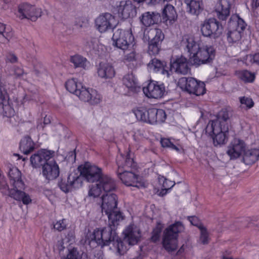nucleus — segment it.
<instances>
[{
	"label": "nucleus",
	"instance_id": "1",
	"mask_svg": "<svg viewBox=\"0 0 259 259\" xmlns=\"http://www.w3.org/2000/svg\"><path fill=\"white\" fill-rule=\"evenodd\" d=\"M81 241L92 247L96 245L104 247L112 244L119 254H124L128 249V246L120 241L116 232L110 226L97 228L94 231L86 228L83 231Z\"/></svg>",
	"mask_w": 259,
	"mask_h": 259
},
{
	"label": "nucleus",
	"instance_id": "2",
	"mask_svg": "<svg viewBox=\"0 0 259 259\" xmlns=\"http://www.w3.org/2000/svg\"><path fill=\"white\" fill-rule=\"evenodd\" d=\"M181 46L188 53L189 61L198 66L210 62L215 57L214 48L203 43L193 35L185 34L182 37Z\"/></svg>",
	"mask_w": 259,
	"mask_h": 259
},
{
	"label": "nucleus",
	"instance_id": "3",
	"mask_svg": "<svg viewBox=\"0 0 259 259\" xmlns=\"http://www.w3.org/2000/svg\"><path fill=\"white\" fill-rule=\"evenodd\" d=\"M116 162L118 166V176L123 184L139 188L146 187L147 183L142 177L136 174L132 169L128 170V168L133 169L136 166L129 153L126 158L122 154L118 156Z\"/></svg>",
	"mask_w": 259,
	"mask_h": 259
},
{
	"label": "nucleus",
	"instance_id": "4",
	"mask_svg": "<svg viewBox=\"0 0 259 259\" xmlns=\"http://www.w3.org/2000/svg\"><path fill=\"white\" fill-rule=\"evenodd\" d=\"M54 155V151L41 149L30 157L33 167H37L42 165V175L48 181L56 179L60 174L59 166L57 162L54 160L49 161Z\"/></svg>",
	"mask_w": 259,
	"mask_h": 259
},
{
	"label": "nucleus",
	"instance_id": "5",
	"mask_svg": "<svg viewBox=\"0 0 259 259\" xmlns=\"http://www.w3.org/2000/svg\"><path fill=\"white\" fill-rule=\"evenodd\" d=\"M8 174L11 187L9 191V196L18 201H21L24 205L32 202L30 196L24 191L25 185L21 180V173L16 166L8 164Z\"/></svg>",
	"mask_w": 259,
	"mask_h": 259
},
{
	"label": "nucleus",
	"instance_id": "6",
	"mask_svg": "<svg viewBox=\"0 0 259 259\" xmlns=\"http://www.w3.org/2000/svg\"><path fill=\"white\" fill-rule=\"evenodd\" d=\"M65 88L68 92L74 94L80 100L91 104H97L102 101V95L97 91L86 87L77 78L68 79L65 82Z\"/></svg>",
	"mask_w": 259,
	"mask_h": 259
},
{
	"label": "nucleus",
	"instance_id": "7",
	"mask_svg": "<svg viewBox=\"0 0 259 259\" xmlns=\"http://www.w3.org/2000/svg\"><path fill=\"white\" fill-rule=\"evenodd\" d=\"M134 113L137 119L151 124H161L166 119L164 110L154 107L147 109L144 107H139L135 109Z\"/></svg>",
	"mask_w": 259,
	"mask_h": 259
},
{
	"label": "nucleus",
	"instance_id": "8",
	"mask_svg": "<svg viewBox=\"0 0 259 259\" xmlns=\"http://www.w3.org/2000/svg\"><path fill=\"white\" fill-rule=\"evenodd\" d=\"M113 46L125 52L133 49L136 42L131 29H117L113 33Z\"/></svg>",
	"mask_w": 259,
	"mask_h": 259
},
{
	"label": "nucleus",
	"instance_id": "9",
	"mask_svg": "<svg viewBox=\"0 0 259 259\" xmlns=\"http://www.w3.org/2000/svg\"><path fill=\"white\" fill-rule=\"evenodd\" d=\"M206 132L210 136L214 146L225 144L228 140V128L218 121H209Z\"/></svg>",
	"mask_w": 259,
	"mask_h": 259
},
{
	"label": "nucleus",
	"instance_id": "10",
	"mask_svg": "<svg viewBox=\"0 0 259 259\" xmlns=\"http://www.w3.org/2000/svg\"><path fill=\"white\" fill-rule=\"evenodd\" d=\"M246 27L244 20L238 15H233L228 22V41L230 43L238 41Z\"/></svg>",
	"mask_w": 259,
	"mask_h": 259
},
{
	"label": "nucleus",
	"instance_id": "11",
	"mask_svg": "<svg viewBox=\"0 0 259 259\" xmlns=\"http://www.w3.org/2000/svg\"><path fill=\"white\" fill-rule=\"evenodd\" d=\"M79 176L83 177L89 182L100 181L104 177H108L103 174L101 168L90 162H85L78 167Z\"/></svg>",
	"mask_w": 259,
	"mask_h": 259
},
{
	"label": "nucleus",
	"instance_id": "12",
	"mask_svg": "<svg viewBox=\"0 0 259 259\" xmlns=\"http://www.w3.org/2000/svg\"><path fill=\"white\" fill-rule=\"evenodd\" d=\"M201 32L205 37L217 38L220 37L223 33V27L215 19L205 20L201 25Z\"/></svg>",
	"mask_w": 259,
	"mask_h": 259
},
{
	"label": "nucleus",
	"instance_id": "13",
	"mask_svg": "<svg viewBox=\"0 0 259 259\" xmlns=\"http://www.w3.org/2000/svg\"><path fill=\"white\" fill-rule=\"evenodd\" d=\"M115 188V184L113 180L109 177H104L99 183L92 185L89 191L88 195L90 197H97L103 192L105 193L109 192Z\"/></svg>",
	"mask_w": 259,
	"mask_h": 259
},
{
	"label": "nucleus",
	"instance_id": "14",
	"mask_svg": "<svg viewBox=\"0 0 259 259\" xmlns=\"http://www.w3.org/2000/svg\"><path fill=\"white\" fill-rule=\"evenodd\" d=\"M143 91L149 99H160L164 97L165 88L163 83L151 80L146 86L143 87Z\"/></svg>",
	"mask_w": 259,
	"mask_h": 259
},
{
	"label": "nucleus",
	"instance_id": "15",
	"mask_svg": "<svg viewBox=\"0 0 259 259\" xmlns=\"http://www.w3.org/2000/svg\"><path fill=\"white\" fill-rule=\"evenodd\" d=\"M246 148L247 145L243 140L235 138L228 145L226 153L230 159L235 160L242 157Z\"/></svg>",
	"mask_w": 259,
	"mask_h": 259
},
{
	"label": "nucleus",
	"instance_id": "16",
	"mask_svg": "<svg viewBox=\"0 0 259 259\" xmlns=\"http://www.w3.org/2000/svg\"><path fill=\"white\" fill-rule=\"evenodd\" d=\"M41 15V9L35 6L22 3L18 6L17 16L21 19H28L35 21Z\"/></svg>",
	"mask_w": 259,
	"mask_h": 259
},
{
	"label": "nucleus",
	"instance_id": "17",
	"mask_svg": "<svg viewBox=\"0 0 259 259\" xmlns=\"http://www.w3.org/2000/svg\"><path fill=\"white\" fill-rule=\"evenodd\" d=\"M117 24V21L114 16L109 13L101 15L95 20V27L101 33L113 29Z\"/></svg>",
	"mask_w": 259,
	"mask_h": 259
},
{
	"label": "nucleus",
	"instance_id": "18",
	"mask_svg": "<svg viewBox=\"0 0 259 259\" xmlns=\"http://www.w3.org/2000/svg\"><path fill=\"white\" fill-rule=\"evenodd\" d=\"M114 13L121 19H132L136 16L137 9L131 1H122L117 5Z\"/></svg>",
	"mask_w": 259,
	"mask_h": 259
},
{
	"label": "nucleus",
	"instance_id": "19",
	"mask_svg": "<svg viewBox=\"0 0 259 259\" xmlns=\"http://www.w3.org/2000/svg\"><path fill=\"white\" fill-rule=\"evenodd\" d=\"M82 177L75 171L71 172L69 175L67 181L62 180L59 184L60 188L65 193L78 189L82 186Z\"/></svg>",
	"mask_w": 259,
	"mask_h": 259
},
{
	"label": "nucleus",
	"instance_id": "20",
	"mask_svg": "<svg viewBox=\"0 0 259 259\" xmlns=\"http://www.w3.org/2000/svg\"><path fill=\"white\" fill-rule=\"evenodd\" d=\"M124 241L128 245H134L141 240L142 234L139 228L135 224L128 226L123 231Z\"/></svg>",
	"mask_w": 259,
	"mask_h": 259
},
{
	"label": "nucleus",
	"instance_id": "21",
	"mask_svg": "<svg viewBox=\"0 0 259 259\" xmlns=\"http://www.w3.org/2000/svg\"><path fill=\"white\" fill-rule=\"evenodd\" d=\"M97 74L98 76L104 80L111 79L116 75V71L110 63L101 62L97 65Z\"/></svg>",
	"mask_w": 259,
	"mask_h": 259
},
{
	"label": "nucleus",
	"instance_id": "22",
	"mask_svg": "<svg viewBox=\"0 0 259 259\" xmlns=\"http://www.w3.org/2000/svg\"><path fill=\"white\" fill-rule=\"evenodd\" d=\"M117 198L116 195L113 193L107 192L102 197L101 207L102 213L105 214L112 212L116 207Z\"/></svg>",
	"mask_w": 259,
	"mask_h": 259
},
{
	"label": "nucleus",
	"instance_id": "23",
	"mask_svg": "<svg viewBox=\"0 0 259 259\" xmlns=\"http://www.w3.org/2000/svg\"><path fill=\"white\" fill-rule=\"evenodd\" d=\"M169 70L171 71L173 70L178 73L187 74L189 72L190 69L187 58L182 56L172 58L170 61V69Z\"/></svg>",
	"mask_w": 259,
	"mask_h": 259
},
{
	"label": "nucleus",
	"instance_id": "24",
	"mask_svg": "<svg viewBox=\"0 0 259 259\" xmlns=\"http://www.w3.org/2000/svg\"><path fill=\"white\" fill-rule=\"evenodd\" d=\"M147 67L150 72H159L167 77L171 74V71L166 63L157 59L151 60L148 64Z\"/></svg>",
	"mask_w": 259,
	"mask_h": 259
},
{
	"label": "nucleus",
	"instance_id": "25",
	"mask_svg": "<svg viewBox=\"0 0 259 259\" xmlns=\"http://www.w3.org/2000/svg\"><path fill=\"white\" fill-rule=\"evenodd\" d=\"M233 0H219L215 6V12L218 18L222 20H226L230 13V8Z\"/></svg>",
	"mask_w": 259,
	"mask_h": 259
},
{
	"label": "nucleus",
	"instance_id": "26",
	"mask_svg": "<svg viewBox=\"0 0 259 259\" xmlns=\"http://www.w3.org/2000/svg\"><path fill=\"white\" fill-rule=\"evenodd\" d=\"M155 35L152 39L150 40L148 46V53L150 55H155L158 54L161 41L164 38V34L159 29H155L153 30Z\"/></svg>",
	"mask_w": 259,
	"mask_h": 259
},
{
	"label": "nucleus",
	"instance_id": "27",
	"mask_svg": "<svg viewBox=\"0 0 259 259\" xmlns=\"http://www.w3.org/2000/svg\"><path fill=\"white\" fill-rule=\"evenodd\" d=\"M174 185V182L160 176L158 177L157 184L155 186L154 191L158 195L163 196L166 194Z\"/></svg>",
	"mask_w": 259,
	"mask_h": 259
},
{
	"label": "nucleus",
	"instance_id": "28",
	"mask_svg": "<svg viewBox=\"0 0 259 259\" xmlns=\"http://www.w3.org/2000/svg\"><path fill=\"white\" fill-rule=\"evenodd\" d=\"M160 18V14L154 12H145L139 17L142 25L146 28L158 23Z\"/></svg>",
	"mask_w": 259,
	"mask_h": 259
},
{
	"label": "nucleus",
	"instance_id": "29",
	"mask_svg": "<svg viewBox=\"0 0 259 259\" xmlns=\"http://www.w3.org/2000/svg\"><path fill=\"white\" fill-rule=\"evenodd\" d=\"M122 83L127 88L130 95L137 92L140 88L137 79L133 73L125 74L123 77Z\"/></svg>",
	"mask_w": 259,
	"mask_h": 259
},
{
	"label": "nucleus",
	"instance_id": "30",
	"mask_svg": "<svg viewBox=\"0 0 259 259\" xmlns=\"http://www.w3.org/2000/svg\"><path fill=\"white\" fill-rule=\"evenodd\" d=\"M162 17L167 24H172L174 23L178 18V15L175 7L171 5H166L162 10Z\"/></svg>",
	"mask_w": 259,
	"mask_h": 259
},
{
	"label": "nucleus",
	"instance_id": "31",
	"mask_svg": "<svg viewBox=\"0 0 259 259\" xmlns=\"http://www.w3.org/2000/svg\"><path fill=\"white\" fill-rule=\"evenodd\" d=\"M177 85L183 91L193 94L195 91L194 87L198 85V80L194 78L181 77L179 79Z\"/></svg>",
	"mask_w": 259,
	"mask_h": 259
},
{
	"label": "nucleus",
	"instance_id": "32",
	"mask_svg": "<svg viewBox=\"0 0 259 259\" xmlns=\"http://www.w3.org/2000/svg\"><path fill=\"white\" fill-rule=\"evenodd\" d=\"M162 245L165 249L168 251L175 250L178 246V238L163 232Z\"/></svg>",
	"mask_w": 259,
	"mask_h": 259
},
{
	"label": "nucleus",
	"instance_id": "33",
	"mask_svg": "<svg viewBox=\"0 0 259 259\" xmlns=\"http://www.w3.org/2000/svg\"><path fill=\"white\" fill-rule=\"evenodd\" d=\"M187 11L192 15H198L203 9L201 0H184Z\"/></svg>",
	"mask_w": 259,
	"mask_h": 259
},
{
	"label": "nucleus",
	"instance_id": "34",
	"mask_svg": "<svg viewBox=\"0 0 259 259\" xmlns=\"http://www.w3.org/2000/svg\"><path fill=\"white\" fill-rule=\"evenodd\" d=\"M132 49L129 53L124 52V54L123 57V61L130 68L135 67L139 60V55Z\"/></svg>",
	"mask_w": 259,
	"mask_h": 259
},
{
	"label": "nucleus",
	"instance_id": "35",
	"mask_svg": "<svg viewBox=\"0 0 259 259\" xmlns=\"http://www.w3.org/2000/svg\"><path fill=\"white\" fill-rule=\"evenodd\" d=\"M243 162L246 164H251L259 160V149L246 150L242 156Z\"/></svg>",
	"mask_w": 259,
	"mask_h": 259
},
{
	"label": "nucleus",
	"instance_id": "36",
	"mask_svg": "<svg viewBox=\"0 0 259 259\" xmlns=\"http://www.w3.org/2000/svg\"><path fill=\"white\" fill-rule=\"evenodd\" d=\"M87 51H94L98 54H102L106 51V48L102 44H98L95 39H91L84 44Z\"/></svg>",
	"mask_w": 259,
	"mask_h": 259
},
{
	"label": "nucleus",
	"instance_id": "37",
	"mask_svg": "<svg viewBox=\"0 0 259 259\" xmlns=\"http://www.w3.org/2000/svg\"><path fill=\"white\" fill-rule=\"evenodd\" d=\"M70 60L75 68H81L86 69L90 66V62L87 59L79 55H75L71 56Z\"/></svg>",
	"mask_w": 259,
	"mask_h": 259
},
{
	"label": "nucleus",
	"instance_id": "38",
	"mask_svg": "<svg viewBox=\"0 0 259 259\" xmlns=\"http://www.w3.org/2000/svg\"><path fill=\"white\" fill-rule=\"evenodd\" d=\"M0 114L8 118L14 116L15 111L10 105L9 99L6 100L0 103Z\"/></svg>",
	"mask_w": 259,
	"mask_h": 259
},
{
	"label": "nucleus",
	"instance_id": "39",
	"mask_svg": "<svg viewBox=\"0 0 259 259\" xmlns=\"http://www.w3.org/2000/svg\"><path fill=\"white\" fill-rule=\"evenodd\" d=\"M184 230V227L180 222H177L169 225L164 232L178 238V234Z\"/></svg>",
	"mask_w": 259,
	"mask_h": 259
},
{
	"label": "nucleus",
	"instance_id": "40",
	"mask_svg": "<svg viewBox=\"0 0 259 259\" xmlns=\"http://www.w3.org/2000/svg\"><path fill=\"white\" fill-rule=\"evenodd\" d=\"M34 148V144L32 139L28 137L23 138L20 143V149L24 154H27Z\"/></svg>",
	"mask_w": 259,
	"mask_h": 259
},
{
	"label": "nucleus",
	"instance_id": "41",
	"mask_svg": "<svg viewBox=\"0 0 259 259\" xmlns=\"http://www.w3.org/2000/svg\"><path fill=\"white\" fill-rule=\"evenodd\" d=\"M160 143L163 147L169 148L177 152H181L182 150V147L179 141L174 139L162 138Z\"/></svg>",
	"mask_w": 259,
	"mask_h": 259
},
{
	"label": "nucleus",
	"instance_id": "42",
	"mask_svg": "<svg viewBox=\"0 0 259 259\" xmlns=\"http://www.w3.org/2000/svg\"><path fill=\"white\" fill-rule=\"evenodd\" d=\"M61 259H87V255L76 248H69L66 255L62 256Z\"/></svg>",
	"mask_w": 259,
	"mask_h": 259
},
{
	"label": "nucleus",
	"instance_id": "43",
	"mask_svg": "<svg viewBox=\"0 0 259 259\" xmlns=\"http://www.w3.org/2000/svg\"><path fill=\"white\" fill-rule=\"evenodd\" d=\"M108 216L109 222L111 226H115L123 220V216L120 212L115 211L106 214Z\"/></svg>",
	"mask_w": 259,
	"mask_h": 259
},
{
	"label": "nucleus",
	"instance_id": "44",
	"mask_svg": "<svg viewBox=\"0 0 259 259\" xmlns=\"http://www.w3.org/2000/svg\"><path fill=\"white\" fill-rule=\"evenodd\" d=\"M236 74L238 78L244 82H252L255 78L254 74L246 70L237 71Z\"/></svg>",
	"mask_w": 259,
	"mask_h": 259
},
{
	"label": "nucleus",
	"instance_id": "45",
	"mask_svg": "<svg viewBox=\"0 0 259 259\" xmlns=\"http://www.w3.org/2000/svg\"><path fill=\"white\" fill-rule=\"evenodd\" d=\"M231 112L227 109H222L218 114L217 118L210 121H218L223 125H225V122L230 117Z\"/></svg>",
	"mask_w": 259,
	"mask_h": 259
},
{
	"label": "nucleus",
	"instance_id": "46",
	"mask_svg": "<svg viewBox=\"0 0 259 259\" xmlns=\"http://www.w3.org/2000/svg\"><path fill=\"white\" fill-rule=\"evenodd\" d=\"M9 99L8 95L6 89V82L3 79H0V103L3 101Z\"/></svg>",
	"mask_w": 259,
	"mask_h": 259
},
{
	"label": "nucleus",
	"instance_id": "47",
	"mask_svg": "<svg viewBox=\"0 0 259 259\" xmlns=\"http://www.w3.org/2000/svg\"><path fill=\"white\" fill-rule=\"evenodd\" d=\"M194 89L195 90L193 94L196 96H200L205 93V85L202 81L198 80V85H195Z\"/></svg>",
	"mask_w": 259,
	"mask_h": 259
},
{
	"label": "nucleus",
	"instance_id": "48",
	"mask_svg": "<svg viewBox=\"0 0 259 259\" xmlns=\"http://www.w3.org/2000/svg\"><path fill=\"white\" fill-rule=\"evenodd\" d=\"M162 229V225L160 223L157 224L156 227L154 229L152 232L151 239L153 241L156 242L159 239L160 233Z\"/></svg>",
	"mask_w": 259,
	"mask_h": 259
},
{
	"label": "nucleus",
	"instance_id": "49",
	"mask_svg": "<svg viewBox=\"0 0 259 259\" xmlns=\"http://www.w3.org/2000/svg\"><path fill=\"white\" fill-rule=\"evenodd\" d=\"M240 102L243 108H250L254 105L252 100L249 97H241L240 98Z\"/></svg>",
	"mask_w": 259,
	"mask_h": 259
},
{
	"label": "nucleus",
	"instance_id": "50",
	"mask_svg": "<svg viewBox=\"0 0 259 259\" xmlns=\"http://www.w3.org/2000/svg\"><path fill=\"white\" fill-rule=\"evenodd\" d=\"M200 241L203 244H206L208 242L209 237L207 232L204 227H200Z\"/></svg>",
	"mask_w": 259,
	"mask_h": 259
},
{
	"label": "nucleus",
	"instance_id": "51",
	"mask_svg": "<svg viewBox=\"0 0 259 259\" xmlns=\"http://www.w3.org/2000/svg\"><path fill=\"white\" fill-rule=\"evenodd\" d=\"M67 226V220L66 219H62L57 221L54 224V228L56 230L61 231L64 230Z\"/></svg>",
	"mask_w": 259,
	"mask_h": 259
},
{
	"label": "nucleus",
	"instance_id": "52",
	"mask_svg": "<svg viewBox=\"0 0 259 259\" xmlns=\"http://www.w3.org/2000/svg\"><path fill=\"white\" fill-rule=\"evenodd\" d=\"M0 190L4 194H9L10 189H8V186L6 182L4 176L0 174Z\"/></svg>",
	"mask_w": 259,
	"mask_h": 259
},
{
	"label": "nucleus",
	"instance_id": "53",
	"mask_svg": "<svg viewBox=\"0 0 259 259\" xmlns=\"http://www.w3.org/2000/svg\"><path fill=\"white\" fill-rule=\"evenodd\" d=\"M6 26L5 25L0 22V36L3 37V41L8 40L10 38V35L7 32L5 31Z\"/></svg>",
	"mask_w": 259,
	"mask_h": 259
},
{
	"label": "nucleus",
	"instance_id": "54",
	"mask_svg": "<svg viewBox=\"0 0 259 259\" xmlns=\"http://www.w3.org/2000/svg\"><path fill=\"white\" fill-rule=\"evenodd\" d=\"M247 61H249L250 63H256L259 64V53L255 54L254 55H247L245 61L246 64L248 63Z\"/></svg>",
	"mask_w": 259,
	"mask_h": 259
},
{
	"label": "nucleus",
	"instance_id": "55",
	"mask_svg": "<svg viewBox=\"0 0 259 259\" xmlns=\"http://www.w3.org/2000/svg\"><path fill=\"white\" fill-rule=\"evenodd\" d=\"M188 220L192 225L197 226L199 229H200V227H203L198 218L195 216L188 217Z\"/></svg>",
	"mask_w": 259,
	"mask_h": 259
},
{
	"label": "nucleus",
	"instance_id": "56",
	"mask_svg": "<svg viewBox=\"0 0 259 259\" xmlns=\"http://www.w3.org/2000/svg\"><path fill=\"white\" fill-rule=\"evenodd\" d=\"M192 249V246L189 243H186L184 244L179 250V252L180 253H188Z\"/></svg>",
	"mask_w": 259,
	"mask_h": 259
},
{
	"label": "nucleus",
	"instance_id": "57",
	"mask_svg": "<svg viewBox=\"0 0 259 259\" xmlns=\"http://www.w3.org/2000/svg\"><path fill=\"white\" fill-rule=\"evenodd\" d=\"M250 6L252 10L254 11L259 7V0H250Z\"/></svg>",
	"mask_w": 259,
	"mask_h": 259
},
{
	"label": "nucleus",
	"instance_id": "58",
	"mask_svg": "<svg viewBox=\"0 0 259 259\" xmlns=\"http://www.w3.org/2000/svg\"><path fill=\"white\" fill-rule=\"evenodd\" d=\"M30 100L28 96H25L22 99H20L18 102L19 106H25L26 105V103Z\"/></svg>",
	"mask_w": 259,
	"mask_h": 259
},
{
	"label": "nucleus",
	"instance_id": "59",
	"mask_svg": "<svg viewBox=\"0 0 259 259\" xmlns=\"http://www.w3.org/2000/svg\"><path fill=\"white\" fill-rule=\"evenodd\" d=\"M7 60L12 63L16 62L17 60L16 56L14 54H10L7 58Z\"/></svg>",
	"mask_w": 259,
	"mask_h": 259
},
{
	"label": "nucleus",
	"instance_id": "60",
	"mask_svg": "<svg viewBox=\"0 0 259 259\" xmlns=\"http://www.w3.org/2000/svg\"><path fill=\"white\" fill-rule=\"evenodd\" d=\"M143 138L142 136L140 134V132L136 133L134 135V139L136 142L140 141Z\"/></svg>",
	"mask_w": 259,
	"mask_h": 259
},
{
	"label": "nucleus",
	"instance_id": "61",
	"mask_svg": "<svg viewBox=\"0 0 259 259\" xmlns=\"http://www.w3.org/2000/svg\"><path fill=\"white\" fill-rule=\"evenodd\" d=\"M23 73V71L20 68H18L17 70L15 71V74L18 76H20Z\"/></svg>",
	"mask_w": 259,
	"mask_h": 259
},
{
	"label": "nucleus",
	"instance_id": "62",
	"mask_svg": "<svg viewBox=\"0 0 259 259\" xmlns=\"http://www.w3.org/2000/svg\"><path fill=\"white\" fill-rule=\"evenodd\" d=\"M49 121H50V120H49V118H47L46 117H45L44 122H45V124L48 123Z\"/></svg>",
	"mask_w": 259,
	"mask_h": 259
},
{
	"label": "nucleus",
	"instance_id": "63",
	"mask_svg": "<svg viewBox=\"0 0 259 259\" xmlns=\"http://www.w3.org/2000/svg\"><path fill=\"white\" fill-rule=\"evenodd\" d=\"M73 240H74V235L73 234H71V236H70V239H69V241H72Z\"/></svg>",
	"mask_w": 259,
	"mask_h": 259
},
{
	"label": "nucleus",
	"instance_id": "64",
	"mask_svg": "<svg viewBox=\"0 0 259 259\" xmlns=\"http://www.w3.org/2000/svg\"><path fill=\"white\" fill-rule=\"evenodd\" d=\"M13 155L14 156H16V157H18V159H20V155L19 154H14Z\"/></svg>",
	"mask_w": 259,
	"mask_h": 259
}]
</instances>
